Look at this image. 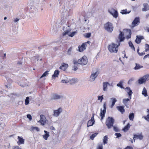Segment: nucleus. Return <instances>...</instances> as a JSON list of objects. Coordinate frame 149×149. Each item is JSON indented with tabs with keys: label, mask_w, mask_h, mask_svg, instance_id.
Wrapping results in <instances>:
<instances>
[{
	"label": "nucleus",
	"mask_w": 149,
	"mask_h": 149,
	"mask_svg": "<svg viewBox=\"0 0 149 149\" xmlns=\"http://www.w3.org/2000/svg\"><path fill=\"white\" fill-rule=\"evenodd\" d=\"M114 121L115 120L113 117L109 116L107 118L105 124L108 129H110L113 127Z\"/></svg>",
	"instance_id": "nucleus-1"
},
{
	"label": "nucleus",
	"mask_w": 149,
	"mask_h": 149,
	"mask_svg": "<svg viewBox=\"0 0 149 149\" xmlns=\"http://www.w3.org/2000/svg\"><path fill=\"white\" fill-rule=\"evenodd\" d=\"M119 45L112 43L111 45H109L108 46V49L111 52L116 53L118 49V47Z\"/></svg>",
	"instance_id": "nucleus-2"
},
{
	"label": "nucleus",
	"mask_w": 149,
	"mask_h": 149,
	"mask_svg": "<svg viewBox=\"0 0 149 149\" xmlns=\"http://www.w3.org/2000/svg\"><path fill=\"white\" fill-rule=\"evenodd\" d=\"M105 29L109 32H111L113 30V27L112 24L109 22L105 24L104 26Z\"/></svg>",
	"instance_id": "nucleus-3"
},
{
	"label": "nucleus",
	"mask_w": 149,
	"mask_h": 149,
	"mask_svg": "<svg viewBox=\"0 0 149 149\" xmlns=\"http://www.w3.org/2000/svg\"><path fill=\"white\" fill-rule=\"evenodd\" d=\"M88 60L85 56H83L81 58L78 60V64L83 65H86L87 63Z\"/></svg>",
	"instance_id": "nucleus-4"
},
{
	"label": "nucleus",
	"mask_w": 149,
	"mask_h": 149,
	"mask_svg": "<svg viewBox=\"0 0 149 149\" xmlns=\"http://www.w3.org/2000/svg\"><path fill=\"white\" fill-rule=\"evenodd\" d=\"M109 12L114 17L117 18L118 15L117 11L113 8H111L108 10Z\"/></svg>",
	"instance_id": "nucleus-5"
},
{
	"label": "nucleus",
	"mask_w": 149,
	"mask_h": 149,
	"mask_svg": "<svg viewBox=\"0 0 149 149\" xmlns=\"http://www.w3.org/2000/svg\"><path fill=\"white\" fill-rule=\"evenodd\" d=\"M77 31H73L71 32L70 30H67L65 31L63 34V36H65L66 35H68V36L71 37H73L75 34L77 33Z\"/></svg>",
	"instance_id": "nucleus-6"
},
{
	"label": "nucleus",
	"mask_w": 149,
	"mask_h": 149,
	"mask_svg": "<svg viewBox=\"0 0 149 149\" xmlns=\"http://www.w3.org/2000/svg\"><path fill=\"white\" fill-rule=\"evenodd\" d=\"M103 108L104 109L103 110L102 109H101L100 110V116L101 117V120L103 119L105 116L106 109V104L105 103H104L103 104Z\"/></svg>",
	"instance_id": "nucleus-7"
},
{
	"label": "nucleus",
	"mask_w": 149,
	"mask_h": 149,
	"mask_svg": "<svg viewBox=\"0 0 149 149\" xmlns=\"http://www.w3.org/2000/svg\"><path fill=\"white\" fill-rule=\"evenodd\" d=\"M134 142H135V139H139L140 140H142L143 138V136L142 135V133H141L140 134H134V137H133Z\"/></svg>",
	"instance_id": "nucleus-8"
},
{
	"label": "nucleus",
	"mask_w": 149,
	"mask_h": 149,
	"mask_svg": "<svg viewBox=\"0 0 149 149\" xmlns=\"http://www.w3.org/2000/svg\"><path fill=\"white\" fill-rule=\"evenodd\" d=\"M90 43V42L88 41L87 42L82 44L81 46H79L78 47L79 51L81 52L85 49H86V44H88L89 45Z\"/></svg>",
	"instance_id": "nucleus-9"
},
{
	"label": "nucleus",
	"mask_w": 149,
	"mask_h": 149,
	"mask_svg": "<svg viewBox=\"0 0 149 149\" xmlns=\"http://www.w3.org/2000/svg\"><path fill=\"white\" fill-rule=\"evenodd\" d=\"M40 119L38 122H40V124L42 125H44L46 122V118L45 116L43 115H41L40 116Z\"/></svg>",
	"instance_id": "nucleus-10"
},
{
	"label": "nucleus",
	"mask_w": 149,
	"mask_h": 149,
	"mask_svg": "<svg viewBox=\"0 0 149 149\" xmlns=\"http://www.w3.org/2000/svg\"><path fill=\"white\" fill-rule=\"evenodd\" d=\"M118 38L119 40V42L118 43V45H120V42H121L123 41L125 38L124 34L121 31H120V33L118 36Z\"/></svg>",
	"instance_id": "nucleus-11"
},
{
	"label": "nucleus",
	"mask_w": 149,
	"mask_h": 149,
	"mask_svg": "<svg viewBox=\"0 0 149 149\" xmlns=\"http://www.w3.org/2000/svg\"><path fill=\"white\" fill-rule=\"evenodd\" d=\"M97 76V72L95 73H92L90 76L89 80L91 81H94Z\"/></svg>",
	"instance_id": "nucleus-12"
},
{
	"label": "nucleus",
	"mask_w": 149,
	"mask_h": 149,
	"mask_svg": "<svg viewBox=\"0 0 149 149\" xmlns=\"http://www.w3.org/2000/svg\"><path fill=\"white\" fill-rule=\"evenodd\" d=\"M62 111V109L61 108H59L58 109L54 110V111L53 115L56 117L59 116L60 114Z\"/></svg>",
	"instance_id": "nucleus-13"
},
{
	"label": "nucleus",
	"mask_w": 149,
	"mask_h": 149,
	"mask_svg": "<svg viewBox=\"0 0 149 149\" xmlns=\"http://www.w3.org/2000/svg\"><path fill=\"white\" fill-rule=\"evenodd\" d=\"M124 89L125 91L127 93L128 95L130 98L131 99L132 98V95L133 93L132 90L129 87H127L125 88H124Z\"/></svg>",
	"instance_id": "nucleus-14"
},
{
	"label": "nucleus",
	"mask_w": 149,
	"mask_h": 149,
	"mask_svg": "<svg viewBox=\"0 0 149 149\" xmlns=\"http://www.w3.org/2000/svg\"><path fill=\"white\" fill-rule=\"evenodd\" d=\"M140 23V19L139 17H136L132 23V26L133 27H134L138 25Z\"/></svg>",
	"instance_id": "nucleus-15"
},
{
	"label": "nucleus",
	"mask_w": 149,
	"mask_h": 149,
	"mask_svg": "<svg viewBox=\"0 0 149 149\" xmlns=\"http://www.w3.org/2000/svg\"><path fill=\"white\" fill-rule=\"evenodd\" d=\"M110 85V84L108 82H104L103 83V90L104 91L107 90V86Z\"/></svg>",
	"instance_id": "nucleus-16"
},
{
	"label": "nucleus",
	"mask_w": 149,
	"mask_h": 149,
	"mask_svg": "<svg viewBox=\"0 0 149 149\" xmlns=\"http://www.w3.org/2000/svg\"><path fill=\"white\" fill-rule=\"evenodd\" d=\"M143 8L142 10L143 11H146L149 10V5L147 3H144L143 4Z\"/></svg>",
	"instance_id": "nucleus-17"
},
{
	"label": "nucleus",
	"mask_w": 149,
	"mask_h": 149,
	"mask_svg": "<svg viewBox=\"0 0 149 149\" xmlns=\"http://www.w3.org/2000/svg\"><path fill=\"white\" fill-rule=\"evenodd\" d=\"M63 97L62 95H58V94H54L52 97V98L53 99H58Z\"/></svg>",
	"instance_id": "nucleus-18"
},
{
	"label": "nucleus",
	"mask_w": 149,
	"mask_h": 149,
	"mask_svg": "<svg viewBox=\"0 0 149 149\" xmlns=\"http://www.w3.org/2000/svg\"><path fill=\"white\" fill-rule=\"evenodd\" d=\"M136 38L135 41L136 43L137 44L140 43L142 39H143V37L142 36H136Z\"/></svg>",
	"instance_id": "nucleus-19"
},
{
	"label": "nucleus",
	"mask_w": 149,
	"mask_h": 149,
	"mask_svg": "<svg viewBox=\"0 0 149 149\" xmlns=\"http://www.w3.org/2000/svg\"><path fill=\"white\" fill-rule=\"evenodd\" d=\"M17 139H18V141L17 142V143L19 145L24 144V139L19 136H18Z\"/></svg>",
	"instance_id": "nucleus-20"
},
{
	"label": "nucleus",
	"mask_w": 149,
	"mask_h": 149,
	"mask_svg": "<svg viewBox=\"0 0 149 149\" xmlns=\"http://www.w3.org/2000/svg\"><path fill=\"white\" fill-rule=\"evenodd\" d=\"M68 66V65L64 63H63L61 65L60 67V68L63 70H65Z\"/></svg>",
	"instance_id": "nucleus-21"
},
{
	"label": "nucleus",
	"mask_w": 149,
	"mask_h": 149,
	"mask_svg": "<svg viewBox=\"0 0 149 149\" xmlns=\"http://www.w3.org/2000/svg\"><path fill=\"white\" fill-rule=\"evenodd\" d=\"M44 132L45 134L42 135V137L44 139L47 140L48 137L49 136V132L46 130H44Z\"/></svg>",
	"instance_id": "nucleus-22"
},
{
	"label": "nucleus",
	"mask_w": 149,
	"mask_h": 149,
	"mask_svg": "<svg viewBox=\"0 0 149 149\" xmlns=\"http://www.w3.org/2000/svg\"><path fill=\"white\" fill-rule=\"evenodd\" d=\"M126 33L128 35H127L126 37V39H128L131 38V35L132 34L131 31L130 29H127L126 31Z\"/></svg>",
	"instance_id": "nucleus-23"
},
{
	"label": "nucleus",
	"mask_w": 149,
	"mask_h": 149,
	"mask_svg": "<svg viewBox=\"0 0 149 149\" xmlns=\"http://www.w3.org/2000/svg\"><path fill=\"white\" fill-rule=\"evenodd\" d=\"M124 107L123 106H119L117 107V109L123 114L125 111V109L124 108Z\"/></svg>",
	"instance_id": "nucleus-24"
},
{
	"label": "nucleus",
	"mask_w": 149,
	"mask_h": 149,
	"mask_svg": "<svg viewBox=\"0 0 149 149\" xmlns=\"http://www.w3.org/2000/svg\"><path fill=\"white\" fill-rule=\"evenodd\" d=\"M59 73V72L58 70H55L54 72V74L52 75V78L54 79L55 78L58 77Z\"/></svg>",
	"instance_id": "nucleus-25"
},
{
	"label": "nucleus",
	"mask_w": 149,
	"mask_h": 149,
	"mask_svg": "<svg viewBox=\"0 0 149 149\" xmlns=\"http://www.w3.org/2000/svg\"><path fill=\"white\" fill-rule=\"evenodd\" d=\"M112 100V104L110 105V107L112 108L115 104V103L117 102V100L115 98H112L111 99Z\"/></svg>",
	"instance_id": "nucleus-26"
},
{
	"label": "nucleus",
	"mask_w": 149,
	"mask_h": 149,
	"mask_svg": "<svg viewBox=\"0 0 149 149\" xmlns=\"http://www.w3.org/2000/svg\"><path fill=\"white\" fill-rule=\"evenodd\" d=\"M130 100L129 99H124L123 100V103L127 107H128L127 105H128V102Z\"/></svg>",
	"instance_id": "nucleus-27"
},
{
	"label": "nucleus",
	"mask_w": 149,
	"mask_h": 149,
	"mask_svg": "<svg viewBox=\"0 0 149 149\" xmlns=\"http://www.w3.org/2000/svg\"><path fill=\"white\" fill-rule=\"evenodd\" d=\"M130 123H129L127 124L125 126L123 129V130L125 132L127 131L129 129L130 127Z\"/></svg>",
	"instance_id": "nucleus-28"
},
{
	"label": "nucleus",
	"mask_w": 149,
	"mask_h": 149,
	"mask_svg": "<svg viewBox=\"0 0 149 149\" xmlns=\"http://www.w3.org/2000/svg\"><path fill=\"white\" fill-rule=\"evenodd\" d=\"M95 121L94 120H89L87 123V127H89L92 126L94 124Z\"/></svg>",
	"instance_id": "nucleus-29"
},
{
	"label": "nucleus",
	"mask_w": 149,
	"mask_h": 149,
	"mask_svg": "<svg viewBox=\"0 0 149 149\" xmlns=\"http://www.w3.org/2000/svg\"><path fill=\"white\" fill-rule=\"evenodd\" d=\"M142 94L145 97L148 96L147 90L145 88H144L142 92Z\"/></svg>",
	"instance_id": "nucleus-30"
},
{
	"label": "nucleus",
	"mask_w": 149,
	"mask_h": 149,
	"mask_svg": "<svg viewBox=\"0 0 149 149\" xmlns=\"http://www.w3.org/2000/svg\"><path fill=\"white\" fill-rule=\"evenodd\" d=\"M108 139V136L107 135H106L104 137L103 140L104 144L105 145L107 143Z\"/></svg>",
	"instance_id": "nucleus-31"
},
{
	"label": "nucleus",
	"mask_w": 149,
	"mask_h": 149,
	"mask_svg": "<svg viewBox=\"0 0 149 149\" xmlns=\"http://www.w3.org/2000/svg\"><path fill=\"white\" fill-rule=\"evenodd\" d=\"M131 10L127 11V9H125L124 10H122L121 11L120 13L122 14L123 15L126 14H127L131 12Z\"/></svg>",
	"instance_id": "nucleus-32"
},
{
	"label": "nucleus",
	"mask_w": 149,
	"mask_h": 149,
	"mask_svg": "<svg viewBox=\"0 0 149 149\" xmlns=\"http://www.w3.org/2000/svg\"><path fill=\"white\" fill-rule=\"evenodd\" d=\"M142 68H143L142 66L136 63V66L134 68V69L135 70H139Z\"/></svg>",
	"instance_id": "nucleus-33"
},
{
	"label": "nucleus",
	"mask_w": 149,
	"mask_h": 149,
	"mask_svg": "<svg viewBox=\"0 0 149 149\" xmlns=\"http://www.w3.org/2000/svg\"><path fill=\"white\" fill-rule=\"evenodd\" d=\"M123 82L122 81H120L119 83L117 84V86L120 87L121 88L124 89V88L123 86Z\"/></svg>",
	"instance_id": "nucleus-34"
},
{
	"label": "nucleus",
	"mask_w": 149,
	"mask_h": 149,
	"mask_svg": "<svg viewBox=\"0 0 149 149\" xmlns=\"http://www.w3.org/2000/svg\"><path fill=\"white\" fill-rule=\"evenodd\" d=\"M138 81L139 84H142L146 82L143 77L139 79Z\"/></svg>",
	"instance_id": "nucleus-35"
},
{
	"label": "nucleus",
	"mask_w": 149,
	"mask_h": 149,
	"mask_svg": "<svg viewBox=\"0 0 149 149\" xmlns=\"http://www.w3.org/2000/svg\"><path fill=\"white\" fill-rule=\"evenodd\" d=\"M39 56L38 55H37L35 56H33L32 58V60H33L34 62H36L37 61L39 60Z\"/></svg>",
	"instance_id": "nucleus-36"
},
{
	"label": "nucleus",
	"mask_w": 149,
	"mask_h": 149,
	"mask_svg": "<svg viewBox=\"0 0 149 149\" xmlns=\"http://www.w3.org/2000/svg\"><path fill=\"white\" fill-rule=\"evenodd\" d=\"M31 131H36L37 132H38L40 131V129L37 127H32L31 129Z\"/></svg>",
	"instance_id": "nucleus-37"
},
{
	"label": "nucleus",
	"mask_w": 149,
	"mask_h": 149,
	"mask_svg": "<svg viewBox=\"0 0 149 149\" xmlns=\"http://www.w3.org/2000/svg\"><path fill=\"white\" fill-rule=\"evenodd\" d=\"M134 117V114L133 113H130L129 115V119L132 121L133 120Z\"/></svg>",
	"instance_id": "nucleus-38"
},
{
	"label": "nucleus",
	"mask_w": 149,
	"mask_h": 149,
	"mask_svg": "<svg viewBox=\"0 0 149 149\" xmlns=\"http://www.w3.org/2000/svg\"><path fill=\"white\" fill-rule=\"evenodd\" d=\"M147 113L148 114L146 116H143V118L147 121H149V109H148Z\"/></svg>",
	"instance_id": "nucleus-39"
},
{
	"label": "nucleus",
	"mask_w": 149,
	"mask_h": 149,
	"mask_svg": "<svg viewBox=\"0 0 149 149\" xmlns=\"http://www.w3.org/2000/svg\"><path fill=\"white\" fill-rule=\"evenodd\" d=\"M145 81L149 80V74H147L143 77Z\"/></svg>",
	"instance_id": "nucleus-40"
},
{
	"label": "nucleus",
	"mask_w": 149,
	"mask_h": 149,
	"mask_svg": "<svg viewBox=\"0 0 149 149\" xmlns=\"http://www.w3.org/2000/svg\"><path fill=\"white\" fill-rule=\"evenodd\" d=\"M129 45L130 47H131V48L133 49V50H135V48L134 47L133 45V44L132 43L131 41H129Z\"/></svg>",
	"instance_id": "nucleus-41"
},
{
	"label": "nucleus",
	"mask_w": 149,
	"mask_h": 149,
	"mask_svg": "<svg viewBox=\"0 0 149 149\" xmlns=\"http://www.w3.org/2000/svg\"><path fill=\"white\" fill-rule=\"evenodd\" d=\"M98 133H95L93 134L90 136V139L91 140H93L94 138L97 135Z\"/></svg>",
	"instance_id": "nucleus-42"
},
{
	"label": "nucleus",
	"mask_w": 149,
	"mask_h": 149,
	"mask_svg": "<svg viewBox=\"0 0 149 149\" xmlns=\"http://www.w3.org/2000/svg\"><path fill=\"white\" fill-rule=\"evenodd\" d=\"M48 71H45L41 76L40 77V78H41L43 77H45L48 74Z\"/></svg>",
	"instance_id": "nucleus-43"
},
{
	"label": "nucleus",
	"mask_w": 149,
	"mask_h": 149,
	"mask_svg": "<svg viewBox=\"0 0 149 149\" xmlns=\"http://www.w3.org/2000/svg\"><path fill=\"white\" fill-rule=\"evenodd\" d=\"M145 52H147L149 51V45L146 44H145Z\"/></svg>",
	"instance_id": "nucleus-44"
},
{
	"label": "nucleus",
	"mask_w": 149,
	"mask_h": 149,
	"mask_svg": "<svg viewBox=\"0 0 149 149\" xmlns=\"http://www.w3.org/2000/svg\"><path fill=\"white\" fill-rule=\"evenodd\" d=\"M29 97H26L25 100V105H27L29 103Z\"/></svg>",
	"instance_id": "nucleus-45"
},
{
	"label": "nucleus",
	"mask_w": 149,
	"mask_h": 149,
	"mask_svg": "<svg viewBox=\"0 0 149 149\" xmlns=\"http://www.w3.org/2000/svg\"><path fill=\"white\" fill-rule=\"evenodd\" d=\"M113 129L114 131L116 132H118L119 131V130L118 128V127H117L114 126H113Z\"/></svg>",
	"instance_id": "nucleus-46"
},
{
	"label": "nucleus",
	"mask_w": 149,
	"mask_h": 149,
	"mask_svg": "<svg viewBox=\"0 0 149 149\" xmlns=\"http://www.w3.org/2000/svg\"><path fill=\"white\" fill-rule=\"evenodd\" d=\"M77 65H74L72 66V70L74 71H76L78 69V68L77 66Z\"/></svg>",
	"instance_id": "nucleus-47"
},
{
	"label": "nucleus",
	"mask_w": 149,
	"mask_h": 149,
	"mask_svg": "<svg viewBox=\"0 0 149 149\" xmlns=\"http://www.w3.org/2000/svg\"><path fill=\"white\" fill-rule=\"evenodd\" d=\"M73 64L74 65H77L78 64V60L77 61L76 59H74L73 61Z\"/></svg>",
	"instance_id": "nucleus-48"
},
{
	"label": "nucleus",
	"mask_w": 149,
	"mask_h": 149,
	"mask_svg": "<svg viewBox=\"0 0 149 149\" xmlns=\"http://www.w3.org/2000/svg\"><path fill=\"white\" fill-rule=\"evenodd\" d=\"M115 135L116 136V138H119L121 136V134L120 133H116Z\"/></svg>",
	"instance_id": "nucleus-49"
},
{
	"label": "nucleus",
	"mask_w": 149,
	"mask_h": 149,
	"mask_svg": "<svg viewBox=\"0 0 149 149\" xmlns=\"http://www.w3.org/2000/svg\"><path fill=\"white\" fill-rule=\"evenodd\" d=\"M72 50V48L71 47H70L69 49H68L67 52V53L69 55H71Z\"/></svg>",
	"instance_id": "nucleus-50"
},
{
	"label": "nucleus",
	"mask_w": 149,
	"mask_h": 149,
	"mask_svg": "<svg viewBox=\"0 0 149 149\" xmlns=\"http://www.w3.org/2000/svg\"><path fill=\"white\" fill-rule=\"evenodd\" d=\"M104 97L102 95L101 96H99L98 97V100H101V102H102V100L103 99Z\"/></svg>",
	"instance_id": "nucleus-51"
},
{
	"label": "nucleus",
	"mask_w": 149,
	"mask_h": 149,
	"mask_svg": "<svg viewBox=\"0 0 149 149\" xmlns=\"http://www.w3.org/2000/svg\"><path fill=\"white\" fill-rule=\"evenodd\" d=\"M103 149V146L102 144L100 143L98 145V147L97 149Z\"/></svg>",
	"instance_id": "nucleus-52"
},
{
	"label": "nucleus",
	"mask_w": 149,
	"mask_h": 149,
	"mask_svg": "<svg viewBox=\"0 0 149 149\" xmlns=\"http://www.w3.org/2000/svg\"><path fill=\"white\" fill-rule=\"evenodd\" d=\"M27 118L29 119V120H32V116L30 114H28L27 115Z\"/></svg>",
	"instance_id": "nucleus-53"
},
{
	"label": "nucleus",
	"mask_w": 149,
	"mask_h": 149,
	"mask_svg": "<svg viewBox=\"0 0 149 149\" xmlns=\"http://www.w3.org/2000/svg\"><path fill=\"white\" fill-rule=\"evenodd\" d=\"M61 82L62 83H67L69 82V81L67 80H62Z\"/></svg>",
	"instance_id": "nucleus-54"
},
{
	"label": "nucleus",
	"mask_w": 149,
	"mask_h": 149,
	"mask_svg": "<svg viewBox=\"0 0 149 149\" xmlns=\"http://www.w3.org/2000/svg\"><path fill=\"white\" fill-rule=\"evenodd\" d=\"M91 36V33H86V37L87 38H89Z\"/></svg>",
	"instance_id": "nucleus-55"
},
{
	"label": "nucleus",
	"mask_w": 149,
	"mask_h": 149,
	"mask_svg": "<svg viewBox=\"0 0 149 149\" xmlns=\"http://www.w3.org/2000/svg\"><path fill=\"white\" fill-rule=\"evenodd\" d=\"M138 54L140 56L143 55L145 54V51H144L142 53H138Z\"/></svg>",
	"instance_id": "nucleus-56"
},
{
	"label": "nucleus",
	"mask_w": 149,
	"mask_h": 149,
	"mask_svg": "<svg viewBox=\"0 0 149 149\" xmlns=\"http://www.w3.org/2000/svg\"><path fill=\"white\" fill-rule=\"evenodd\" d=\"M147 58H149V54H148L147 55H146L143 57V59H145Z\"/></svg>",
	"instance_id": "nucleus-57"
},
{
	"label": "nucleus",
	"mask_w": 149,
	"mask_h": 149,
	"mask_svg": "<svg viewBox=\"0 0 149 149\" xmlns=\"http://www.w3.org/2000/svg\"><path fill=\"white\" fill-rule=\"evenodd\" d=\"M125 148L126 149H133V147L131 146H127Z\"/></svg>",
	"instance_id": "nucleus-58"
},
{
	"label": "nucleus",
	"mask_w": 149,
	"mask_h": 149,
	"mask_svg": "<svg viewBox=\"0 0 149 149\" xmlns=\"http://www.w3.org/2000/svg\"><path fill=\"white\" fill-rule=\"evenodd\" d=\"M134 80V79L133 78H131L129 79L128 81V84H129L130 83H131L132 81H133Z\"/></svg>",
	"instance_id": "nucleus-59"
},
{
	"label": "nucleus",
	"mask_w": 149,
	"mask_h": 149,
	"mask_svg": "<svg viewBox=\"0 0 149 149\" xmlns=\"http://www.w3.org/2000/svg\"><path fill=\"white\" fill-rule=\"evenodd\" d=\"M122 53L124 54V56H123V58L125 57L126 58H127V57L126 56V54H125V51H123L122 52Z\"/></svg>",
	"instance_id": "nucleus-60"
},
{
	"label": "nucleus",
	"mask_w": 149,
	"mask_h": 149,
	"mask_svg": "<svg viewBox=\"0 0 149 149\" xmlns=\"http://www.w3.org/2000/svg\"><path fill=\"white\" fill-rule=\"evenodd\" d=\"M19 20V19H18V18H16L14 20V22H17Z\"/></svg>",
	"instance_id": "nucleus-61"
},
{
	"label": "nucleus",
	"mask_w": 149,
	"mask_h": 149,
	"mask_svg": "<svg viewBox=\"0 0 149 149\" xmlns=\"http://www.w3.org/2000/svg\"><path fill=\"white\" fill-rule=\"evenodd\" d=\"M13 149H22L21 148H19V146H16Z\"/></svg>",
	"instance_id": "nucleus-62"
},
{
	"label": "nucleus",
	"mask_w": 149,
	"mask_h": 149,
	"mask_svg": "<svg viewBox=\"0 0 149 149\" xmlns=\"http://www.w3.org/2000/svg\"><path fill=\"white\" fill-rule=\"evenodd\" d=\"M50 129L51 130H55V128L54 127H53V126H51V127H50Z\"/></svg>",
	"instance_id": "nucleus-63"
},
{
	"label": "nucleus",
	"mask_w": 149,
	"mask_h": 149,
	"mask_svg": "<svg viewBox=\"0 0 149 149\" xmlns=\"http://www.w3.org/2000/svg\"><path fill=\"white\" fill-rule=\"evenodd\" d=\"M130 141L132 143H133V141L134 140L133 139H132V138H130Z\"/></svg>",
	"instance_id": "nucleus-64"
}]
</instances>
